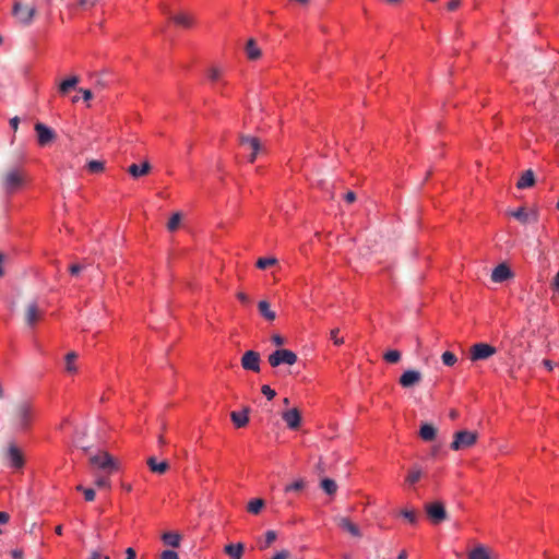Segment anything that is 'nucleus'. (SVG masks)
Listing matches in <instances>:
<instances>
[{
  "instance_id": "1",
  "label": "nucleus",
  "mask_w": 559,
  "mask_h": 559,
  "mask_svg": "<svg viewBox=\"0 0 559 559\" xmlns=\"http://www.w3.org/2000/svg\"><path fill=\"white\" fill-rule=\"evenodd\" d=\"M34 409L29 402L16 403L10 416V423L16 431H26L33 421Z\"/></svg>"
},
{
  "instance_id": "2",
  "label": "nucleus",
  "mask_w": 559,
  "mask_h": 559,
  "mask_svg": "<svg viewBox=\"0 0 559 559\" xmlns=\"http://www.w3.org/2000/svg\"><path fill=\"white\" fill-rule=\"evenodd\" d=\"M90 464L107 474L119 469V462L106 451H100L90 456Z\"/></svg>"
},
{
  "instance_id": "3",
  "label": "nucleus",
  "mask_w": 559,
  "mask_h": 559,
  "mask_svg": "<svg viewBox=\"0 0 559 559\" xmlns=\"http://www.w3.org/2000/svg\"><path fill=\"white\" fill-rule=\"evenodd\" d=\"M25 182V173L21 168L8 170L2 178L3 189L8 194L15 192Z\"/></svg>"
},
{
  "instance_id": "4",
  "label": "nucleus",
  "mask_w": 559,
  "mask_h": 559,
  "mask_svg": "<svg viewBox=\"0 0 559 559\" xmlns=\"http://www.w3.org/2000/svg\"><path fill=\"white\" fill-rule=\"evenodd\" d=\"M478 433L469 430H461L454 435V439L450 445L453 451L471 448L477 441Z\"/></svg>"
},
{
  "instance_id": "5",
  "label": "nucleus",
  "mask_w": 559,
  "mask_h": 559,
  "mask_svg": "<svg viewBox=\"0 0 559 559\" xmlns=\"http://www.w3.org/2000/svg\"><path fill=\"white\" fill-rule=\"evenodd\" d=\"M297 359V355L293 350L285 348L276 349L267 358L269 364L274 368L283 364L293 366Z\"/></svg>"
},
{
  "instance_id": "6",
  "label": "nucleus",
  "mask_w": 559,
  "mask_h": 559,
  "mask_svg": "<svg viewBox=\"0 0 559 559\" xmlns=\"http://www.w3.org/2000/svg\"><path fill=\"white\" fill-rule=\"evenodd\" d=\"M239 144L245 150L250 152L249 162L253 163L259 154L264 152L261 141L255 136L241 134L239 136Z\"/></svg>"
},
{
  "instance_id": "7",
  "label": "nucleus",
  "mask_w": 559,
  "mask_h": 559,
  "mask_svg": "<svg viewBox=\"0 0 559 559\" xmlns=\"http://www.w3.org/2000/svg\"><path fill=\"white\" fill-rule=\"evenodd\" d=\"M13 16L19 21V23L23 25H29L33 22V19L36 14L35 7L23 5L20 1H14Z\"/></svg>"
},
{
  "instance_id": "8",
  "label": "nucleus",
  "mask_w": 559,
  "mask_h": 559,
  "mask_svg": "<svg viewBox=\"0 0 559 559\" xmlns=\"http://www.w3.org/2000/svg\"><path fill=\"white\" fill-rule=\"evenodd\" d=\"M496 353V347L487 343H476L469 349V358L472 361L485 360Z\"/></svg>"
},
{
  "instance_id": "9",
  "label": "nucleus",
  "mask_w": 559,
  "mask_h": 559,
  "mask_svg": "<svg viewBox=\"0 0 559 559\" xmlns=\"http://www.w3.org/2000/svg\"><path fill=\"white\" fill-rule=\"evenodd\" d=\"M425 511L433 524H439L448 519L444 504L440 501L427 503Z\"/></svg>"
},
{
  "instance_id": "10",
  "label": "nucleus",
  "mask_w": 559,
  "mask_h": 559,
  "mask_svg": "<svg viewBox=\"0 0 559 559\" xmlns=\"http://www.w3.org/2000/svg\"><path fill=\"white\" fill-rule=\"evenodd\" d=\"M37 133V142L40 146H46L49 143L53 142L57 138L56 132L41 122L35 123L34 127Z\"/></svg>"
},
{
  "instance_id": "11",
  "label": "nucleus",
  "mask_w": 559,
  "mask_h": 559,
  "mask_svg": "<svg viewBox=\"0 0 559 559\" xmlns=\"http://www.w3.org/2000/svg\"><path fill=\"white\" fill-rule=\"evenodd\" d=\"M260 362V354L255 350H247L241 357V367L248 371L259 372Z\"/></svg>"
},
{
  "instance_id": "12",
  "label": "nucleus",
  "mask_w": 559,
  "mask_h": 559,
  "mask_svg": "<svg viewBox=\"0 0 559 559\" xmlns=\"http://www.w3.org/2000/svg\"><path fill=\"white\" fill-rule=\"evenodd\" d=\"M423 379V374L418 370L409 369L402 373V376L399 379V383L404 389L413 388Z\"/></svg>"
},
{
  "instance_id": "13",
  "label": "nucleus",
  "mask_w": 559,
  "mask_h": 559,
  "mask_svg": "<svg viewBox=\"0 0 559 559\" xmlns=\"http://www.w3.org/2000/svg\"><path fill=\"white\" fill-rule=\"evenodd\" d=\"M334 522L341 530L347 532L353 537L360 538L362 536L360 528L349 518L337 515L334 518Z\"/></svg>"
},
{
  "instance_id": "14",
  "label": "nucleus",
  "mask_w": 559,
  "mask_h": 559,
  "mask_svg": "<svg viewBox=\"0 0 559 559\" xmlns=\"http://www.w3.org/2000/svg\"><path fill=\"white\" fill-rule=\"evenodd\" d=\"M162 10L164 11V13L168 14L169 19L178 26L189 28L194 23L193 16L189 13L179 12L177 14H170V12L165 5H162Z\"/></svg>"
},
{
  "instance_id": "15",
  "label": "nucleus",
  "mask_w": 559,
  "mask_h": 559,
  "mask_svg": "<svg viewBox=\"0 0 559 559\" xmlns=\"http://www.w3.org/2000/svg\"><path fill=\"white\" fill-rule=\"evenodd\" d=\"M5 456L10 461L11 467L22 468L24 466V456L21 450L15 444L9 445Z\"/></svg>"
},
{
  "instance_id": "16",
  "label": "nucleus",
  "mask_w": 559,
  "mask_h": 559,
  "mask_svg": "<svg viewBox=\"0 0 559 559\" xmlns=\"http://www.w3.org/2000/svg\"><path fill=\"white\" fill-rule=\"evenodd\" d=\"M513 276L510 267L506 263L496 266L491 273V281L495 283H502Z\"/></svg>"
},
{
  "instance_id": "17",
  "label": "nucleus",
  "mask_w": 559,
  "mask_h": 559,
  "mask_svg": "<svg viewBox=\"0 0 559 559\" xmlns=\"http://www.w3.org/2000/svg\"><path fill=\"white\" fill-rule=\"evenodd\" d=\"M43 311L36 302H31L25 308V322L27 325L33 326L41 317Z\"/></svg>"
},
{
  "instance_id": "18",
  "label": "nucleus",
  "mask_w": 559,
  "mask_h": 559,
  "mask_svg": "<svg viewBox=\"0 0 559 559\" xmlns=\"http://www.w3.org/2000/svg\"><path fill=\"white\" fill-rule=\"evenodd\" d=\"M282 417L290 429H297L300 426L301 417L297 408H292L283 413Z\"/></svg>"
},
{
  "instance_id": "19",
  "label": "nucleus",
  "mask_w": 559,
  "mask_h": 559,
  "mask_svg": "<svg viewBox=\"0 0 559 559\" xmlns=\"http://www.w3.org/2000/svg\"><path fill=\"white\" fill-rule=\"evenodd\" d=\"M147 466L151 472L163 475L169 469V464L167 461L157 462L155 456H150L146 461Z\"/></svg>"
},
{
  "instance_id": "20",
  "label": "nucleus",
  "mask_w": 559,
  "mask_h": 559,
  "mask_svg": "<svg viewBox=\"0 0 559 559\" xmlns=\"http://www.w3.org/2000/svg\"><path fill=\"white\" fill-rule=\"evenodd\" d=\"M224 552L230 559H241L245 552V545L242 543L228 544L224 547Z\"/></svg>"
},
{
  "instance_id": "21",
  "label": "nucleus",
  "mask_w": 559,
  "mask_h": 559,
  "mask_svg": "<svg viewBox=\"0 0 559 559\" xmlns=\"http://www.w3.org/2000/svg\"><path fill=\"white\" fill-rule=\"evenodd\" d=\"M535 185V174L532 169L525 170L516 182L518 189H527Z\"/></svg>"
},
{
  "instance_id": "22",
  "label": "nucleus",
  "mask_w": 559,
  "mask_h": 559,
  "mask_svg": "<svg viewBox=\"0 0 559 559\" xmlns=\"http://www.w3.org/2000/svg\"><path fill=\"white\" fill-rule=\"evenodd\" d=\"M151 164L145 160L142 163L141 166L136 165V164H132L128 167V173L133 177V178H139V177H142V176H145L150 173L151 170Z\"/></svg>"
},
{
  "instance_id": "23",
  "label": "nucleus",
  "mask_w": 559,
  "mask_h": 559,
  "mask_svg": "<svg viewBox=\"0 0 559 559\" xmlns=\"http://www.w3.org/2000/svg\"><path fill=\"white\" fill-rule=\"evenodd\" d=\"M419 436L424 441H432L437 437V429L432 424L425 423L420 427Z\"/></svg>"
},
{
  "instance_id": "24",
  "label": "nucleus",
  "mask_w": 559,
  "mask_h": 559,
  "mask_svg": "<svg viewBox=\"0 0 559 559\" xmlns=\"http://www.w3.org/2000/svg\"><path fill=\"white\" fill-rule=\"evenodd\" d=\"M248 413H249L248 407H246L243 409V412H241V413L240 412H231L230 418L236 427L241 428L248 424V421H249Z\"/></svg>"
},
{
  "instance_id": "25",
  "label": "nucleus",
  "mask_w": 559,
  "mask_h": 559,
  "mask_svg": "<svg viewBox=\"0 0 559 559\" xmlns=\"http://www.w3.org/2000/svg\"><path fill=\"white\" fill-rule=\"evenodd\" d=\"M248 59L258 60L261 57V49L258 47L257 41L250 38L245 47Z\"/></svg>"
},
{
  "instance_id": "26",
  "label": "nucleus",
  "mask_w": 559,
  "mask_h": 559,
  "mask_svg": "<svg viewBox=\"0 0 559 559\" xmlns=\"http://www.w3.org/2000/svg\"><path fill=\"white\" fill-rule=\"evenodd\" d=\"M80 79L76 75H73L64 81H62L59 85V92L62 95H66L70 92V90L74 88L79 83Z\"/></svg>"
},
{
  "instance_id": "27",
  "label": "nucleus",
  "mask_w": 559,
  "mask_h": 559,
  "mask_svg": "<svg viewBox=\"0 0 559 559\" xmlns=\"http://www.w3.org/2000/svg\"><path fill=\"white\" fill-rule=\"evenodd\" d=\"M259 311L263 318H265L267 321H273L276 318V314L274 311L271 310L270 304L266 300H261L258 304Z\"/></svg>"
},
{
  "instance_id": "28",
  "label": "nucleus",
  "mask_w": 559,
  "mask_h": 559,
  "mask_svg": "<svg viewBox=\"0 0 559 559\" xmlns=\"http://www.w3.org/2000/svg\"><path fill=\"white\" fill-rule=\"evenodd\" d=\"M78 358V354L75 352H70L66 356V371L69 373H75L78 371V367L75 365V360Z\"/></svg>"
},
{
  "instance_id": "29",
  "label": "nucleus",
  "mask_w": 559,
  "mask_h": 559,
  "mask_svg": "<svg viewBox=\"0 0 559 559\" xmlns=\"http://www.w3.org/2000/svg\"><path fill=\"white\" fill-rule=\"evenodd\" d=\"M163 542L171 547H178L180 544V535L173 532L164 533L162 536Z\"/></svg>"
},
{
  "instance_id": "30",
  "label": "nucleus",
  "mask_w": 559,
  "mask_h": 559,
  "mask_svg": "<svg viewBox=\"0 0 559 559\" xmlns=\"http://www.w3.org/2000/svg\"><path fill=\"white\" fill-rule=\"evenodd\" d=\"M320 487L325 493L330 496L334 495L337 490L336 483L331 478H323L320 483Z\"/></svg>"
},
{
  "instance_id": "31",
  "label": "nucleus",
  "mask_w": 559,
  "mask_h": 559,
  "mask_svg": "<svg viewBox=\"0 0 559 559\" xmlns=\"http://www.w3.org/2000/svg\"><path fill=\"white\" fill-rule=\"evenodd\" d=\"M86 168L92 174H99L104 171L105 163L103 160L92 159L86 163Z\"/></svg>"
},
{
  "instance_id": "32",
  "label": "nucleus",
  "mask_w": 559,
  "mask_h": 559,
  "mask_svg": "<svg viewBox=\"0 0 559 559\" xmlns=\"http://www.w3.org/2000/svg\"><path fill=\"white\" fill-rule=\"evenodd\" d=\"M468 559H489V555L485 547L478 546L468 554Z\"/></svg>"
},
{
  "instance_id": "33",
  "label": "nucleus",
  "mask_w": 559,
  "mask_h": 559,
  "mask_svg": "<svg viewBox=\"0 0 559 559\" xmlns=\"http://www.w3.org/2000/svg\"><path fill=\"white\" fill-rule=\"evenodd\" d=\"M264 507V500L262 499H253L248 503V512L252 514H258L262 508Z\"/></svg>"
},
{
  "instance_id": "34",
  "label": "nucleus",
  "mask_w": 559,
  "mask_h": 559,
  "mask_svg": "<svg viewBox=\"0 0 559 559\" xmlns=\"http://www.w3.org/2000/svg\"><path fill=\"white\" fill-rule=\"evenodd\" d=\"M401 356V352L396 349H391L383 355V359L389 364H396L400 361Z\"/></svg>"
},
{
  "instance_id": "35",
  "label": "nucleus",
  "mask_w": 559,
  "mask_h": 559,
  "mask_svg": "<svg viewBox=\"0 0 559 559\" xmlns=\"http://www.w3.org/2000/svg\"><path fill=\"white\" fill-rule=\"evenodd\" d=\"M305 487H306V481H305V479L299 478V479H297L296 481H294V483H292V484L287 485V486L285 487V492H289V491H296V492H299V491L304 490V489H305Z\"/></svg>"
},
{
  "instance_id": "36",
  "label": "nucleus",
  "mask_w": 559,
  "mask_h": 559,
  "mask_svg": "<svg viewBox=\"0 0 559 559\" xmlns=\"http://www.w3.org/2000/svg\"><path fill=\"white\" fill-rule=\"evenodd\" d=\"M400 514L413 525H416L418 522V514L415 510L404 509Z\"/></svg>"
},
{
  "instance_id": "37",
  "label": "nucleus",
  "mask_w": 559,
  "mask_h": 559,
  "mask_svg": "<svg viewBox=\"0 0 559 559\" xmlns=\"http://www.w3.org/2000/svg\"><path fill=\"white\" fill-rule=\"evenodd\" d=\"M181 222V214L179 212L175 213L167 223V228L169 231H175Z\"/></svg>"
},
{
  "instance_id": "38",
  "label": "nucleus",
  "mask_w": 559,
  "mask_h": 559,
  "mask_svg": "<svg viewBox=\"0 0 559 559\" xmlns=\"http://www.w3.org/2000/svg\"><path fill=\"white\" fill-rule=\"evenodd\" d=\"M277 263V260L275 258H260L257 261V267L264 270L269 266H272Z\"/></svg>"
},
{
  "instance_id": "39",
  "label": "nucleus",
  "mask_w": 559,
  "mask_h": 559,
  "mask_svg": "<svg viewBox=\"0 0 559 559\" xmlns=\"http://www.w3.org/2000/svg\"><path fill=\"white\" fill-rule=\"evenodd\" d=\"M441 359L442 362L449 367L453 366L457 361L456 356L452 352H444L441 356Z\"/></svg>"
},
{
  "instance_id": "40",
  "label": "nucleus",
  "mask_w": 559,
  "mask_h": 559,
  "mask_svg": "<svg viewBox=\"0 0 559 559\" xmlns=\"http://www.w3.org/2000/svg\"><path fill=\"white\" fill-rule=\"evenodd\" d=\"M512 216L523 224L527 223L528 221V214L524 207H519L516 211L512 212Z\"/></svg>"
},
{
  "instance_id": "41",
  "label": "nucleus",
  "mask_w": 559,
  "mask_h": 559,
  "mask_svg": "<svg viewBox=\"0 0 559 559\" xmlns=\"http://www.w3.org/2000/svg\"><path fill=\"white\" fill-rule=\"evenodd\" d=\"M76 490L82 491L84 493V498L86 501H93L95 499V490L92 488H83L82 485L76 487Z\"/></svg>"
},
{
  "instance_id": "42",
  "label": "nucleus",
  "mask_w": 559,
  "mask_h": 559,
  "mask_svg": "<svg viewBox=\"0 0 559 559\" xmlns=\"http://www.w3.org/2000/svg\"><path fill=\"white\" fill-rule=\"evenodd\" d=\"M277 538V534L275 531H267L265 533V543L261 548H267L272 543H274Z\"/></svg>"
},
{
  "instance_id": "43",
  "label": "nucleus",
  "mask_w": 559,
  "mask_h": 559,
  "mask_svg": "<svg viewBox=\"0 0 559 559\" xmlns=\"http://www.w3.org/2000/svg\"><path fill=\"white\" fill-rule=\"evenodd\" d=\"M420 476H421L420 469H413L407 475L406 481L409 483L411 485H413L419 480Z\"/></svg>"
},
{
  "instance_id": "44",
  "label": "nucleus",
  "mask_w": 559,
  "mask_h": 559,
  "mask_svg": "<svg viewBox=\"0 0 559 559\" xmlns=\"http://www.w3.org/2000/svg\"><path fill=\"white\" fill-rule=\"evenodd\" d=\"M261 392L263 395L266 396L267 400H272L276 395V392L273 389H271L270 385L266 384L262 385Z\"/></svg>"
},
{
  "instance_id": "45",
  "label": "nucleus",
  "mask_w": 559,
  "mask_h": 559,
  "mask_svg": "<svg viewBox=\"0 0 559 559\" xmlns=\"http://www.w3.org/2000/svg\"><path fill=\"white\" fill-rule=\"evenodd\" d=\"M340 330L338 329H333L331 330V338L333 340V343L335 345H342L344 343V340L342 337H338L337 334H338Z\"/></svg>"
},
{
  "instance_id": "46",
  "label": "nucleus",
  "mask_w": 559,
  "mask_h": 559,
  "mask_svg": "<svg viewBox=\"0 0 559 559\" xmlns=\"http://www.w3.org/2000/svg\"><path fill=\"white\" fill-rule=\"evenodd\" d=\"M221 74H222V72L217 68H212L209 71V78L211 81H217L221 78Z\"/></svg>"
},
{
  "instance_id": "47",
  "label": "nucleus",
  "mask_w": 559,
  "mask_h": 559,
  "mask_svg": "<svg viewBox=\"0 0 559 559\" xmlns=\"http://www.w3.org/2000/svg\"><path fill=\"white\" fill-rule=\"evenodd\" d=\"M160 559H179L178 555L174 550H164L160 555Z\"/></svg>"
},
{
  "instance_id": "48",
  "label": "nucleus",
  "mask_w": 559,
  "mask_h": 559,
  "mask_svg": "<svg viewBox=\"0 0 559 559\" xmlns=\"http://www.w3.org/2000/svg\"><path fill=\"white\" fill-rule=\"evenodd\" d=\"M95 485L98 488H109L110 487L109 480L107 478H105V477L97 478L96 481H95Z\"/></svg>"
},
{
  "instance_id": "49",
  "label": "nucleus",
  "mask_w": 559,
  "mask_h": 559,
  "mask_svg": "<svg viewBox=\"0 0 559 559\" xmlns=\"http://www.w3.org/2000/svg\"><path fill=\"white\" fill-rule=\"evenodd\" d=\"M97 1L98 0H80L79 4L84 9H88V8H93L94 5H96Z\"/></svg>"
},
{
  "instance_id": "50",
  "label": "nucleus",
  "mask_w": 559,
  "mask_h": 559,
  "mask_svg": "<svg viewBox=\"0 0 559 559\" xmlns=\"http://www.w3.org/2000/svg\"><path fill=\"white\" fill-rule=\"evenodd\" d=\"M460 5H461V0H450L448 2L447 8L449 11H455L456 9L460 8Z\"/></svg>"
},
{
  "instance_id": "51",
  "label": "nucleus",
  "mask_w": 559,
  "mask_h": 559,
  "mask_svg": "<svg viewBox=\"0 0 559 559\" xmlns=\"http://www.w3.org/2000/svg\"><path fill=\"white\" fill-rule=\"evenodd\" d=\"M551 288L559 295V270L550 284Z\"/></svg>"
},
{
  "instance_id": "52",
  "label": "nucleus",
  "mask_w": 559,
  "mask_h": 559,
  "mask_svg": "<svg viewBox=\"0 0 559 559\" xmlns=\"http://www.w3.org/2000/svg\"><path fill=\"white\" fill-rule=\"evenodd\" d=\"M290 552L288 550H281L272 559H289Z\"/></svg>"
},
{
  "instance_id": "53",
  "label": "nucleus",
  "mask_w": 559,
  "mask_h": 559,
  "mask_svg": "<svg viewBox=\"0 0 559 559\" xmlns=\"http://www.w3.org/2000/svg\"><path fill=\"white\" fill-rule=\"evenodd\" d=\"M83 266L80 264H71L69 266V272L71 273V275L75 276L81 272Z\"/></svg>"
},
{
  "instance_id": "54",
  "label": "nucleus",
  "mask_w": 559,
  "mask_h": 559,
  "mask_svg": "<svg viewBox=\"0 0 559 559\" xmlns=\"http://www.w3.org/2000/svg\"><path fill=\"white\" fill-rule=\"evenodd\" d=\"M88 559H109V556L103 555L98 550H94L91 552V556Z\"/></svg>"
},
{
  "instance_id": "55",
  "label": "nucleus",
  "mask_w": 559,
  "mask_h": 559,
  "mask_svg": "<svg viewBox=\"0 0 559 559\" xmlns=\"http://www.w3.org/2000/svg\"><path fill=\"white\" fill-rule=\"evenodd\" d=\"M271 340L276 346H282L285 343V340L278 334H274Z\"/></svg>"
},
{
  "instance_id": "56",
  "label": "nucleus",
  "mask_w": 559,
  "mask_h": 559,
  "mask_svg": "<svg viewBox=\"0 0 559 559\" xmlns=\"http://www.w3.org/2000/svg\"><path fill=\"white\" fill-rule=\"evenodd\" d=\"M316 471L319 475H322L325 473L326 468H325V464L324 462L322 461V459L319 460L318 464L316 465Z\"/></svg>"
},
{
  "instance_id": "57",
  "label": "nucleus",
  "mask_w": 559,
  "mask_h": 559,
  "mask_svg": "<svg viewBox=\"0 0 559 559\" xmlns=\"http://www.w3.org/2000/svg\"><path fill=\"white\" fill-rule=\"evenodd\" d=\"M344 199L347 203H354L356 201V194L353 191H348L345 193Z\"/></svg>"
},
{
  "instance_id": "58",
  "label": "nucleus",
  "mask_w": 559,
  "mask_h": 559,
  "mask_svg": "<svg viewBox=\"0 0 559 559\" xmlns=\"http://www.w3.org/2000/svg\"><path fill=\"white\" fill-rule=\"evenodd\" d=\"M237 298H238L242 304H245V305L250 304V298H249V296H248V295H246L245 293H241V292H240V293H238V294H237Z\"/></svg>"
},
{
  "instance_id": "59",
  "label": "nucleus",
  "mask_w": 559,
  "mask_h": 559,
  "mask_svg": "<svg viewBox=\"0 0 559 559\" xmlns=\"http://www.w3.org/2000/svg\"><path fill=\"white\" fill-rule=\"evenodd\" d=\"M19 123H20V118L17 116L13 117L10 119V126L11 128L16 131L17 128H19Z\"/></svg>"
},
{
  "instance_id": "60",
  "label": "nucleus",
  "mask_w": 559,
  "mask_h": 559,
  "mask_svg": "<svg viewBox=\"0 0 559 559\" xmlns=\"http://www.w3.org/2000/svg\"><path fill=\"white\" fill-rule=\"evenodd\" d=\"M79 91L82 93L84 100H90L93 97V94L90 90L80 88Z\"/></svg>"
},
{
  "instance_id": "61",
  "label": "nucleus",
  "mask_w": 559,
  "mask_h": 559,
  "mask_svg": "<svg viewBox=\"0 0 559 559\" xmlns=\"http://www.w3.org/2000/svg\"><path fill=\"white\" fill-rule=\"evenodd\" d=\"M126 555H127V558L126 559H135L136 557V554L134 551L133 548L129 547L127 550H126Z\"/></svg>"
},
{
  "instance_id": "62",
  "label": "nucleus",
  "mask_w": 559,
  "mask_h": 559,
  "mask_svg": "<svg viewBox=\"0 0 559 559\" xmlns=\"http://www.w3.org/2000/svg\"><path fill=\"white\" fill-rule=\"evenodd\" d=\"M11 555H12V557L14 559H22L23 558V551L20 550V549L12 550Z\"/></svg>"
},
{
  "instance_id": "63",
  "label": "nucleus",
  "mask_w": 559,
  "mask_h": 559,
  "mask_svg": "<svg viewBox=\"0 0 559 559\" xmlns=\"http://www.w3.org/2000/svg\"><path fill=\"white\" fill-rule=\"evenodd\" d=\"M10 519V515L7 512H0V523L5 524L8 523Z\"/></svg>"
},
{
  "instance_id": "64",
  "label": "nucleus",
  "mask_w": 559,
  "mask_h": 559,
  "mask_svg": "<svg viewBox=\"0 0 559 559\" xmlns=\"http://www.w3.org/2000/svg\"><path fill=\"white\" fill-rule=\"evenodd\" d=\"M543 365L548 369V370H552L554 368V364L551 360H548V359H545L543 360Z\"/></svg>"
}]
</instances>
